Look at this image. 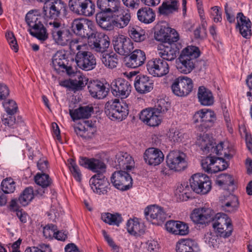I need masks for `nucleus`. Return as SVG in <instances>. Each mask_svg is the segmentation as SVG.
<instances>
[{
  "instance_id": "nucleus-35",
  "label": "nucleus",
  "mask_w": 252,
  "mask_h": 252,
  "mask_svg": "<svg viewBox=\"0 0 252 252\" xmlns=\"http://www.w3.org/2000/svg\"><path fill=\"white\" fill-rule=\"evenodd\" d=\"M112 12H99L96 15V21L97 24L103 29L111 31L114 29L112 23Z\"/></svg>"
},
{
  "instance_id": "nucleus-49",
  "label": "nucleus",
  "mask_w": 252,
  "mask_h": 252,
  "mask_svg": "<svg viewBox=\"0 0 252 252\" xmlns=\"http://www.w3.org/2000/svg\"><path fill=\"white\" fill-rule=\"evenodd\" d=\"M189 188L188 185L184 183L178 187L175 194L179 196L178 197L181 201H186L189 198Z\"/></svg>"
},
{
  "instance_id": "nucleus-58",
  "label": "nucleus",
  "mask_w": 252,
  "mask_h": 252,
  "mask_svg": "<svg viewBox=\"0 0 252 252\" xmlns=\"http://www.w3.org/2000/svg\"><path fill=\"white\" fill-rule=\"evenodd\" d=\"M3 106L8 114H14L18 109L16 103L13 100H9L8 102H4Z\"/></svg>"
},
{
  "instance_id": "nucleus-4",
  "label": "nucleus",
  "mask_w": 252,
  "mask_h": 252,
  "mask_svg": "<svg viewBox=\"0 0 252 252\" xmlns=\"http://www.w3.org/2000/svg\"><path fill=\"white\" fill-rule=\"evenodd\" d=\"M200 55V50L196 46H188L183 49L177 63L178 70L180 73L185 74L191 72L195 68L196 59Z\"/></svg>"
},
{
  "instance_id": "nucleus-51",
  "label": "nucleus",
  "mask_w": 252,
  "mask_h": 252,
  "mask_svg": "<svg viewBox=\"0 0 252 252\" xmlns=\"http://www.w3.org/2000/svg\"><path fill=\"white\" fill-rule=\"evenodd\" d=\"M68 164L69 170L75 179L78 182H80L82 178V174L79 167L72 158L68 159Z\"/></svg>"
},
{
  "instance_id": "nucleus-37",
  "label": "nucleus",
  "mask_w": 252,
  "mask_h": 252,
  "mask_svg": "<svg viewBox=\"0 0 252 252\" xmlns=\"http://www.w3.org/2000/svg\"><path fill=\"white\" fill-rule=\"evenodd\" d=\"M94 112V108L92 106H80L74 110H69V114L74 121L81 119H88Z\"/></svg>"
},
{
  "instance_id": "nucleus-45",
  "label": "nucleus",
  "mask_w": 252,
  "mask_h": 252,
  "mask_svg": "<svg viewBox=\"0 0 252 252\" xmlns=\"http://www.w3.org/2000/svg\"><path fill=\"white\" fill-rule=\"evenodd\" d=\"M101 219L106 223L110 225L119 226L123 220L121 215L119 213L111 214L104 213L101 215Z\"/></svg>"
},
{
  "instance_id": "nucleus-60",
  "label": "nucleus",
  "mask_w": 252,
  "mask_h": 252,
  "mask_svg": "<svg viewBox=\"0 0 252 252\" xmlns=\"http://www.w3.org/2000/svg\"><path fill=\"white\" fill-rule=\"evenodd\" d=\"M179 221L169 220L166 222L165 228L167 231L173 234H177Z\"/></svg>"
},
{
  "instance_id": "nucleus-39",
  "label": "nucleus",
  "mask_w": 252,
  "mask_h": 252,
  "mask_svg": "<svg viewBox=\"0 0 252 252\" xmlns=\"http://www.w3.org/2000/svg\"><path fill=\"white\" fill-rule=\"evenodd\" d=\"M137 15L138 19L145 24L152 23L156 18L155 11L150 6L140 8L137 11Z\"/></svg>"
},
{
  "instance_id": "nucleus-9",
  "label": "nucleus",
  "mask_w": 252,
  "mask_h": 252,
  "mask_svg": "<svg viewBox=\"0 0 252 252\" xmlns=\"http://www.w3.org/2000/svg\"><path fill=\"white\" fill-rule=\"evenodd\" d=\"M190 186L197 193L206 194L211 189V182L208 176L201 173L193 175L189 180Z\"/></svg>"
},
{
  "instance_id": "nucleus-48",
  "label": "nucleus",
  "mask_w": 252,
  "mask_h": 252,
  "mask_svg": "<svg viewBox=\"0 0 252 252\" xmlns=\"http://www.w3.org/2000/svg\"><path fill=\"white\" fill-rule=\"evenodd\" d=\"M34 197L33 190L32 187L26 188L19 197L20 203L23 206L27 205Z\"/></svg>"
},
{
  "instance_id": "nucleus-7",
  "label": "nucleus",
  "mask_w": 252,
  "mask_h": 252,
  "mask_svg": "<svg viewBox=\"0 0 252 252\" xmlns=\"http://www.w3.org/2000/svg\"><path fill=\"white\" fill-rule=\"evenodd\" d=\"M43 7V13L47 18L57 19L61 14H66V4L61 0H48Z\"/></svg>"
},
{
  "instance_id": "nucleus-19",
  "label": "nucleus",
  "mask_w": 252,
  "mask_h": 252,
  "mask_svg": "<svg viewBox=\"0 0 252 252\" xmlns=\"http://www.w3.org/2000/svg\"><path fill=\"white\" fill-rule=\"evenodd\" d=\"M144 214L148 220L157 225L162 223L167 217L162 208L156 205L147 207L145 209Z\"/></svg>"
},
{
  "instance_id": "nucleus-18",
  "label": "nucleus",
  "mask_w": 252,
  "mask_h": 252,
  "mask_svg": "<svg viewBox=\"0 0 252 252\" xmlns=\"http://www.w3.org/2000/svg\"><path fill=\"white\" fill-rule=\"evenodd\" d=\"M144 214L148 220L157 225L162 223L167 217L162 208L156 205L147 207L145 209Z\"/></svg>"
},
{
  "instance_id": "nucleus-40",
  "label": "nucleus",
  "mask_w": 252,
  "mask_h": 252,
  "mask_svg": "<svg viewBox=\"0 0 252 252\" xmlns=\"http://www.w3.org/2000/svg\"><path fill=\"white\" fill-rule=\"evenodd\" d=\"M120 5L118 0H97V6L100 12H113Z\"/></svg>"
},
{
  "instance_id": "nucleus-55",
  "label": "nucleus",
  "mask_w": 252,
  "mask_h": 252,
  "mask_svg": "<svg viewBox=\"0 0 252 252\" xmlns=\"http://www.w3.org/2000/svg\"><path fill=\"white\" fill-rule=\"evenodd\" d=\"M231 201H228L222 207L223 210L229 212L234 211L238 208L239 202L238 198L235 195H231Z\"/></svg>"
},
{
  "instance_id": "nucleus-22",
  "label": "nucleus",
  "mask_w": 252,
  "mask_h": 252,
  "mask_svg": "<svg viewBox=\"0 0 252 252\" xmlns=\"http://www.w3.org/2000/svg\"><path fill=\"white\" fill-rule=\"evenodd\" d=\"M112 23L114 28L123 29L129 24L131 16L127 9H124L121 7L116 8L112 12Z\"/></svg>"
},
{
  "instance_id": "nucleus-42",
  "label": "nucleus",
  "mask_w": 252,
  "mask_h": 252,
  "mask_svg": "<svg viewBox=\"0 0 252 252\" xmlns=\"http://www.w3.org/2000/svg\"><path fill=\"white\" fill-rule=\"evenodd\" d=\"M34 181L36 184L40 186L42 189L36 190L37 194L42 195L45 192V189L49 187L52 183V180L49 176L46 173H38L34 177Z\"/></svg>"
},
{
  "instance_id": "nucleus-5",
  "label": "nucleus",
  "mask_w": 252,
  "mask_h": 252,
  "mask_svg": "<svg viewBox=\"0 0 252 252\" xmlns=\"http://www.w3.org/2000/svg\"><path fill=\"white\" fill-rule=\"evenodd\" d=\"M128 105L117 99L108 101L105 105V113L112 120L122 121L128 115Z\"/></svg>"
},
{
  "instance_id": "nucleus-36",
  "label": "nucleus",
  "mask_w": 252,
  "mask_h": 252,
  "mask_svg": "<svg viewBox=\"0 0 252 252\" xmlns=\"http://www.w3.org/2000/svg\"><path fill=\"white\" fill-rule=\"evenodd\" d=\"M115 162L120 169L131 170L134 167V160L126 153H120L116 156Z\"/></svg>"
},
{
  "instance_id": "nucleus-26",
  "label": "nucleus",
  "mask_w": 252,
  "mask_h": 252,
  "mask_svg": "<svg viewBox=\"0 0 252 252\" xmlns=\"http://www.w3.org/2000/svg\"><path fill=\"white\" fill-rule=\"evenodd\" d=\"M146 60L145 52L140 49H136L125 58V64L129 68H137L144 64Z\"/></svg>"
},
{
  "instance_id": "nucleus-61",
  "label": "nucleus",
  "mask_w": 252,
  "mask_h": 252,
  "mask_svg": "<svg viewBox=\"0 0 252 252\" xmlns=\"http://www.w3.org/2000/svg\"><path fill=\"white\" fill-rule=\"evenodd\" d=\"M13 115L7 113L6 115H3L1 119L3 124L9 127L12 126L16 122V119L13 116Z\"/></svg>"
},
{
  "instance_id": "nucleus-2",
  "label": "nucleus",
  "mask_w": 252,
  "mask_h": 252,
  "mask_svg": "<svg viewBox=\"0 0 252 252\" xmlns=\"http://www.w3.org/2000/svg\"><path fill=\"white\" fill-rule=\"evenodd\" d=\"M190 218L195 223L204 224L213 221V227L220 237L228 238L233 230L231 220L227 215L217 213L210 208L195 209Z\"/></svg>"
},
{
  "instance_id": "nucleus-52",
  "label": "nucleus",
  "mask_w": 252,
  "mask_h": 252,
  "mask_svg": "<svg viewBox=\"0 0 252 252\" xmlns=\"http://www.w3.org/2000/svg\"><path fill=\"white\" fill-rule=\"evenodd\" d=\"M193 242L188 240H183L176 245L177 252H193Z\"/></svg>"
},
{
  "instance_id": "nucleus-24",
  "label": "nucleus",
  "mask_w": 252,
  "mask_h": 252,
  "mask_svg": "<svg viewBox=\"0 0 252 252\" xmlns=\"http://www.w3.org/2000/svg\"><path fill=\"white\" fill-rule=\"evenodd\" d=\"M90 184L94 192L99 194H105L109 185L107 178L104 174L97 173L93 176L90 180Z\"/></svg>"
},
{
  "instance_id": "nucleus-44",
  "label": "nucleus",
  "mask_w": 252,
  "mask_h": 252,
  "mask_svg": "<svg viewBox=\"0 0 252 252\" xmlns=\"http://www.w3.org/2000/svg\"><path fill=\"white\" fill-rule=\"evenodd\" d=\"M118 56L113 53L108 54L104 53L102 54L101 60L102 63L109 68H114L118 64Z\"/></svg>"
},
{
  "instance_id": "nucleus-38",
  "label": "nucleus",
  "mask_w": 252,
  "mask_h": 252,
  "mask_svg": "<svg viewBox=\"0 0 252 252\" xmlns=\"http://www.w3.org/2000/svg\"><path fill=\"white\" fill-rule=\"evenodd\" d=\"M198 101L202 105L210 106L214 103V99L210 90L204 86H200L198 90Z\"/></svg>"
},
{
  "instance_id": "nucleus-30",
  "label": "nucleus",
  "mask_w": 252,
  "mask_h": 252,
  "mask_svg": "<svg viewBox=\"0 0 252 252\" xmlns=\"http://www.w3.org/2000/svg\"><path fill=\"white\" fill-rule=\"evenodd\" d=\"M237 23L236 28H238L242 36L246 38H251L252 33V23L242 12H239L237 15Z\"/></svg>"
},
{
  "instance_id": "nucleus-11",
  "label": "nucleus",
  "mask_w": 252,
  "mask_h": 252,
  "mask_svg": "<svg viewBox=\"0 0 252 252\" xmlns=\"http://www.w3.org/2000/svg\"><path fill=\"white\" fill-rule=\"evenodd\" d=\"M94 25L92 22L86 18H77L71 23L73 32L82 38H87L95 31L93 30Z\"/></svg>"
},
{
  "instance_id": "nucleus-27",
  "label": "nucleus",
  "mask_w": 252,
  "mask_h": 252,
  "mask_svg": "<svg viewBox=\"0 0 252 252\" xmlns=\"http://www.w3.org/2000/svg\"><path fill=\"white\" fill-rule=\"evenodd\" d=\"M88 89L93 97L99 99L105 98L109 92L108 88H106L103 83L97 80L88 82Z\"/></svg>"
},
{
  "instance_id": "nucleus-56",
  "label": "nucleus",
  "mask_w": 252,
  "mask_h": 252,
  "mask_svg": "<svg viewBox=\"0 0 252 252\" xmlns=\"http://www.w3.org/2000/svg\"><path fill=\"white\" fill-rule=\"evenodd\" d=\"M169 107L170 103L164 99H159L157 101L155 107L152 109L159 114L166 112Z\"/></svg>"
},
{
  "instance_id": "nucleus-15",
  "label": "nucleus",
  "mask_w": 252,
  "mask_h": 252,
  "mask_svg": "<svg viewBox=\"0 0 252 252\" xmlns=\"http://www.w3.org/2000/svg\"><path fill=\"white\" fill-rule=\"evenodd\" d=\"M195 123H200L198 126L199 130L203 132L207 128L212 126V123L215 120V113L208 109H201L197 111L193 117Z\"/></svg>"
},
{
  "instance_id": "nucleus-16",
  "label": "nucleus",
  "mask_w": 252,
  "mask_h": 252,
  "mask_svg": "<svg viewBox=\"0 0 252 252\" xmlns=\"http://www.w3.org/2000/svg\"><path fill=\"white\" fill-rule=\"evenodd\" d=\"M193 83L192 80L188 77H179L171 86L173 93L178 96L188 95L192 91Z\"/></svg>"
},
{
  "instance_id": "nucleus-62",
  "label": "nucleus",
  "mask_w": 252,
  "mask_h": 252,
  "mask_svg": "<svg viewBox=\"0 0 252 252\" xmlns=\"http://www.w3.org/2000/svg\"><path fill=\"white\" fill-rule=\"evenodd\" d=\"M178 225L176 235H186L189 233V226L187 223L179 221Z\"/></svg>"
},
{
  "instance_id": "nucleus-8",
  "label": "nucleus",
  "mask_w": 252,
  "mask_h": 252,
  "mask_svg": "<svg viewBox=\"0 0 252 252\" xmlns=\"http://www.w3.org/2000/svg\"><path fill=\"white\" fill-rule=\"evenodd\" d=\"M71 11L79 15L92 16L95 11V4L91 0H69Z\"/></svg>"
},
{
  "instance_id": "nucleus-46",
  "label": "nucleus",
  "mask_w": 252,
  "mask_h": 252,
  "mask_svg": "<svg viewBox=\"0 0 252 252\" xmlns=\"http://www.w3.org/2000/svg\"><path fill=\"white\" fill-rule=\"evenodd\" d=\"M128 33L130 37L137 42L144 41L147 37L145 31L138 27L129 28Z\"/></svg>"
},
{
  "instance_id": "nucleus-20",
  "label": "nucleus",
  "mask_w": 252,
  "mask_h": 252,
  "mask_svg": "<svg viewBox=\"0 0 252 252\" xmlns=\"http://www.w3.org/2000/svg\"><path fill=\"white\" fill-rule=\"evenodd\" d=\"M113 45L115 51L122 55H128L133 49V43L131 39L123 35L114 36Z\"/></svg>"
},
{
  "instance_id": "nucleus-59",
  "label": "nucleus",
  "mask_w": 252,
  "mask_h": 252,
  "mask_svg": "<svg viewBox=\"0 0 252 252\" xmlns=\"http://www.w3.org/2000/svg\"><path fill=\"white\" fill-rule=\"evenodd\" d=\"M182 133L178 130L174 129L170 130L168 138L173 142H180L182 140Z\"/></svg>"
},
{
  "instance_id": "nucleus-31",
  "label": "nucleus",
  "mask_w": 252,
  "mask_h": 252,
  "mask_svg": "<svg viewBox=\"0 0 252 252\" xmlns=\"http://www.w3.org/2000/svg\"><path fill=\"white\" fill-rule=\"evenodd\" d=\"M134 87L137 92L146 94L153 89V82L149 77L144 75H138L134 80Z\"/></svg>"
},
{
  "instance_id": "nucleus-33",
  "label": "nucleus",
  "mask_w": 252,
  "mask_h": 252,
  "mask_svg": "<svg viewBox=\"0 0 252 252\" xmlns=\"http://www.w3.org/2000/svg\"><path fill=\"white\" fill-rule=\"evenodd\" d=\"M179 5L177 0H166L158 7V13L159 15L164 17L170 16L178 12Z\"/></svg>"
},
{
  "instance_id": "nucleus-32",
  "label": "nucleus",
  "mask_w": 252,
  "mask_h": 252,
  "mask_svg": "<svg viewBox=\"0 0 252 252\" xmlns=\"http://www.w3.org/2000/svg\"><path fill=\"white\" fill-rule=\"evenodd\" d=\"M159 114L152 108L142 111L140 114V119L150 126H158L161 123Z\"/></svg>"
},
{
  "instance_id": "nucleus-25",
  "label": "nucleus",
  "mask_w": 252,
  "mask_h": 252,
  "mask_svg": "<svg viewBox=\"0 0 252 252\" xmlns=\"http://www.w3.org/2000/svg\"><path fill=\"white\" fill-rule=\"evenodd\" d=\"M75 132L78 136L84 139H90L96 132V127L92 121L83 120L78 123L74 127Z\"/></svg>"
},
{
  "instance_id": "nucleus-34",
  "label": "nucleus",
  "mask_w": 252,
  "mask_h": 252,
  "mask_svg": "<svg viewBox=\"0 0 252 252\" xmlns=\"http://www.w3.org/2000/svg\"><path fill=\"white\" fill-rule=\"evenodd\" d=\"M78 79L66 80L61 83V85L75 92L83 89L88 84L89 79L85 76H79Z\"/></svg>"
},
{
  "instance_id": "nucleus-47",
  "label": "nucleus",
  "mask_w": 252,
  "mask_h": 252,
  "mask_svg": "<svg viewBox=\"0 0 252 252\" xmlns=\"http://www.w3.org/2000/svg\"><path fill=\"white\" fill-rule=\"evenodd\" d=\"M90 170L95 172L96 174H104L106 172V165L101 159L91 158Z\"/></svg>"
},
{
  "instance_id": "nucleus-53",
  "label": "nucleus",
  "mask_w": 252,
  "mask_h": 252,
  "mask_svg": "<svg viewBox=\"0 0 252 252\" xmlns=\"http://www.w3.org/2000/svg\"><path fill=\"white\" fill-rule=\"evenodd\" d=\"M218 235H219L218 233L216 234L215 233L209 231L204 236V241L210 247H213V248L218 247L219 244Z\"/></svg>"
},
{
  "instance_id": "nucleus-10",
  "label": "nucleus",
  "mask_w": 252,
  "mask_h": 252,
  "mask_svg": "<svg viewBox=\"0 0 252 252\" xmlns=\"http://www.w3.org/2000/svg\"><path fill=\"white\" fill-rule=\"evenodd\" d=\"M49 24L53 25L51 30L52 35L58 44L65 46L73 41L71 39L72 34L70 31L62 27L61 23L54 21L53 23L50 22Z\"/></svg>"
},
{
  "instance_id": "nucleus-12",
  "label": "nucleus",
  "mask_w": 252,
  "mask_h": 252,
  "mask_svg": "<svg viewBox=\"0 0 252 252\" xmlns=\"http://www.w3.org/2000/svg\"><path fill=\"white\" fill-rule=\"evenodd\" d=\"M147 69L151 75L154 77H162L169 71V65L163 58H155L149 61L147 63Z\"/></svg>"
},
{
  "instance_id": "nucleus-23",
  "label": "nucleus",
  "mask_w": 252,
  "mask_h": 252,
  "mask_svg": "<svg viewBox=\"0 0 252 252\" xmlns=\"http://www.w3.org/2000/svg\"><path fill=\"white\" fill-rule=\"evenodd\" d=\"M111 88L113 94L116 97H121V98L127 97L131 89L130 83L122 78H118L115 82H112Z\"/></svg>"
},
{
  "instance_id": "nucleus-28",
  "label": "nucleus",
  "mask_w": 252,
  "mask_h": 252,
  "mask_svg": "<svg viewBox=\"0 0 252 252\" xmlns=\"http://www.w3.org/2000/svg\"><path fill=\"white\" fill-rule=\"evenodd\" d=\"M155 38L157 41L162 42L178 41L179 36L177 32L170 28L161 26L160 29L155 32Z\"/></svg>"
},
{
  "instance_id": "nucleus-14",
  "label": "nucleus",
  "mask_w": 252,
  "mask_h": 252,
  "mask_svg": "<svg viewBox=\"0 0 252 252\" xmlns=\"http://www.w3.org/2000/svg\"><path fill=\"white\" fill-rule=\"evenodd\" d=\"M111 182L117 189L124 191L130 189L132 186V179L131 176L126 171L123 170L114 172L111 177Z\"/></svg>"
},
{
  "instance_id": "nucleus-43",
  "label": "nucleus",
  "mask_w": 252,
  "mask_h": 252,
  "mask_svg": "<svg viewBox=\"0 0 252 252\" xmlns=\"http://www.w3.org/2000/svg\"><path fill=\"white\" fill-rule=\"evenodd\" d=\"M127 231L131 235H138L144 232L143 224H140L137 220H129L126 223Z\"/></svg>"
},
{
  "instance_id": "nucleus-63",
  "label": "nucleus",
  "mask_w": 252,
  "mask_h": 252,
  "mask_svg": "<svg viewBox=\"0 0 252 252\" xmlns=\"http://www.w3.org/2000/svg\"><path fill=\"white\" fill-rule=\"evenodd\" d=\"M211 9L213 10V12L212 13V15L214 17V21L216 23L220 22L222 20V14L220 11V8L218 6H215L211 8Z\"/></svg>"
},
{
  "instance_id": "nucleus-50",
  "label": "nucleus",
  "mask_w": 252,
  "mask_h": 252,
  "mask_svg": "<svg viewBox=\"0 0 252 252\" xmlns=\"http://www.w3.org/2000/svg\"><path fill=\"white\" fill-rule=\"evenodd\" d=\"M15 188V182L11 178H7L1 182V188L4 193H13Z\"/></svg>"
},
{
  "instance_id": "nucleus-54",
  "label": "nucleus",
  "mask_w": 252,
  "mask_h": 252,
  "mask_svg": "<svg viewBox=\"0 0 252 252\" xmlns=\"http://www.w3.org/2000/svg\"><path fill=\"white\" fill-rule=\"evenodd\" d=\"M216 183L220 186L223 185L230 186L234 184V180L230 175L223 174H220L218 176Z\"/></svg>"
},
{
  "instance_id": "nucleus-1",
  "label": "nucleus",
  "mask_w": 252,
  "mask_h": 252,
  "mask_svg": "<svg viewBox=\"0 0 252 252\" xmlns=\"http://www.w3.org/2000/svg\"><path fill=\"white\" fill-rule=\"evenodd\" d=\"M200 145L202 150L209 155L201 160L203 169L208 173H216L224 170L228 167V164L221 156L230 159L232 157L231 154H227L223 150V142L217 144L214 140L208 134L203 135L200 139Z\"/></svg>"
},
{
  "instance_id": "nucleus-21",
  "label": "nucleus",
  "mask_w": 252,
  "mask_h": 252,
  "mask_svg": "<svg viewBox=\"0 0 252 252\" xmlns=\"http://www.w3.org/2000/svg\"><path fill=\"white\" fill-rule=\"evenodd\" d=\"M163 48L158 54L160 58L166 61H173L179 53L182 45L178 41L165 42L162 44Z\"/></svg>"
},
{
  "instance_id": "nucleus-29",
  "label": "nucleus",
  "mask_w": 252,
  "mask_h": 252,
  "mask_svg": "<svg viewBox=\"0 0 252 252\" xmlns=\"http://www.w3.org/2000/svg\"><path fill=\"white\" fill-rule=\"evenodd\" d=\"M143 158L145 162L149 165L156 166L163 161L164 157L159 149L150 148L145 151Z\"/></svg>"
},
{
  "instance_id": "nucleus-17",
  "label": "nucleus",
  "mask_w": 252,
  "mask_h": 252,
  "mask_svg": "<svg viewBox=\"0 0 252 252\" xmlns=\"http://www.w3.org/2000/svg\"><path fill=\"white\" fill-rule=\"evenodd\" d=\"M77 66L86 71L93 69L96 65L94 56L90 52L78 51L75 56Z\"/></svg>"
},
{
  "instance_id": "nucleus-6",
  "label": "nucleus",
  "mask_w": 252,
  "mask_h": 252,
  "mask_svg": "<svg viewBox=\"0 0 252 252\" xmlns=\"http://www.w3.org/2000/svg\"><path fill=\"white\" fill-rule=\"evenodd\" d=\"M166 162L169 170L166 167H163L161 171L165 175H169L170 170L179 172L185 169L188 166L185 159V155L177 151L170 152L166 157Z\"/></svg>"
},
{
  "instance_id": "nucleus-64",
  "label": "nucleus",
  "mask_w": 252,
  "mask_h": 252,
  "mask_svg": "<svg viewBox=\"0 0 252 252\" xmlns=\"http://www.w3.org/2000/svg\"><path fill=\"white\" fill-rule=\"evenodd\" d=\"M48 162L47 160L44 159H40L37 163V166L38 170L41 171V173H45L48 170Z\"/></svg>"
},
{
  "instance_id": "nucleus-41",
  "label": "nucleus",
  "mask_w": 252,
  "mask_h": 252,
  "mask_svg": "<svg viewBox=\"0 0 252 252\" xmlns=\"http://www.w3.org/2000/svg\"><path fill=\"white\" fill-rule=\"evenodd\" d=\"M68 61L65 54L62 51H58L52 57V64L55 70L60 72L62 68H65Z\"/></svg>"
},
{
  "instance_id": "nucleus-13",
  "label": "nucleus",
  "mask_w": 252,
  "mask_h": 252,
  "mask_svg": "<svg viewBox=\"0 0 252 252\" xmlns=\"http://www.w3.org/2000/svg\"><path fill=\"white\" fill-rule=\"evenodd\" d=\"M88 43L92 49L102 54L109 47V37L103 33L94 32L89 37Z\"/></svg>"
},
{
  "instance_id": "nucleus-3",
  "label": "nucleus",
  "mask_w": 252,
  "mask_h": 252,
  "mask_svg": "<svg viewBox=\"0 0 252 252\" xmlns=\"http://www.w3.org/2000/svg\"><path fill=\"white\" fill-rule=\"evenodd\" d=\"M25 21L29 27L30 34L38 39L45 41L48 38V34L43 25L44 19L39 10H31L26 14Z\"/></svg>"
},
{
  "instance_id": "nucleus-57",
  "label": "nucleus",
  "mask_w": 252,
  "mask_h": 252,
  "mask_svg": "<svg viewBox=\"0 0 252 252\" xmlns=\"http://www.w3.org/2000/svg\"><path fill=\"white\" fill-rule=\"evenodd\" d=\"M5 36L11 48L15 52H17L18 51V45L13 33L11 32H7Z\"/></svg>"
}]
</instances>
